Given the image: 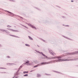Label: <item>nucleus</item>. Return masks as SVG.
<instances>
[{
    "label": "nucleus",
    "mask_w": 78,
    "mask_h": 78,
    "mask_svg": "<svg viewBox=\"0 0 78 78\" xmlns=\"http://www.w3.org/2000/svg\"><path fill=\"white\" fill-rule=\"evenodd\" d=\"M48 63L47 62H43V63H41V64H39V65H37V66H34V67H38L39 66H42V64H44V65H45V64H47Z\"/></svg>",
    "instance_id": "nucleus-1"
},
{
    "label": "nucleus",
    "mask_w": 78,
    "mask_h": 78,
    "mask_svg": "<svg viewBox=\"0 0 78 78\" xmlns=\"http://www.w3.org/2000/svg\"><path fill=\"white\" fill-rule=\"evenodd\" d=\"M69 61V60L68 59H59L58 61L57 62H58V61Z\"/></svg>",
    "instance_id": "nucleus-2"
},
{
    "label": "nucleus",
    "mask_w": 78,
    "mask_h": 78,
    "mask_svg": "<svg viewBox=\"0 0 78 78\" xmlns=\"http://www.w3.org/2000/svg\"><path fill=\"white\" fill-rule=\"evenodd\" d=\"M76 53H78V52H76V53L75 52L73 53H67V55H75V54H76Z\"/></svg>",
    "instance_id": "nucleus-3"
},
{
    "label": "nucleus",
    "mask_w": 78,
    "mask_h": 78,
    "mask_svg": "<svg viewBox=\"0 0 78 78\" xmlns=\"http://www.w3.org/2000/svg\"><path fill=\"white\" fill-rule=\"evenodd\" d=\"M26 64L27 65V66H30V63H29V61H27L26 62Z\"/></svg>",
    "instance_id": "nucleus-4"
},
{
    "label": "nucleus",
    "mask_w": 78,
    "mask_h": 78,
    "mask_svg": "<svg viewBox=\"0 0 78 78\" xmlns=\"http://www.w3.org/2000/svg\"><path fill=\"white\" fill-rule=\"evenodd\" d=\"M50 53L52 55H56V54L55 53H53V52H51Z\"/></svg>",
    "instance_id": "nucleus-5"
},
{
    "label": "nucleus",
    "mask_w": 78,
    "mask_h": 78,
    "mask_svg": "<svg viewBox=\"0 0 78 78\" xmlns=\"http://www.w3.org/2000/svg\"><path fill=\"white\" fill-rule=\"evenodd\" d=\"M42 55H43V56H44V57L46 58H47V56H45V55L43 54H42Z\"/></svg>",
    "instance_id": "nucleus-6"
},
{
    "label": "nucleus",
    "mask_w": 78,
    "mask_h": 78,
    "mask_svg": "<svg viewBox=\"0 0 78 78\" xmlns=\"http://www.w3.org/2000/svg\"><path fill=\"white\" fill-rule=\"evenodd\" d=\"M23 73H28V71H25V72H23Z\"/></svg>",
    "instance_id": "nucleus-7"
},
{
    "label": "nucleus",
    "mask_w": 78,
    "mask_h": 78,
    "mask_svg": "<svg viewBox=\"0 0 78 78\" xmlns=\"http://www.w3.org/2000/svg\"><path fill=\"white\" fill-rule=\"evenodd\" d=\"M29 38L31 40H33V38H32L31 37L29 36Z\"/></svg>",
    "instance_id": "nucleus-8"
},
{
    "label": "nucleus",
    "mask_w": 78,
    "mask_h": 78,
    "mask_svg": "<svg viewBox=\"0 0 78 78\" xmlns=\"http://www.w3.org/2000/svg\"><path fill=\"white\" fill-rule=\"evenodd\" d=\"M25 45L26 46H28V47H30V45H29V44H26Z\"/></svg>",
    "instance_id": "nucleus-9"
},
{
    "label": "nucleus",
    "mask_w": 78,
    "mask_h": 78,
    "mask_svg": "<svg viewBox=\"0 0 78 78\" xmlns=\"http://www.w3.org/2000/svg\"><path fill=\"white\" fill-rule=\"evenodd\" d=\"M28 74H26L24 75V76H28Z\"/></svg>",
    "instance_id": "nucleus-10"
},
{
    "label": "nucleus",
    "mask_w": 78,
    "mask_h": 78,
    "mask_svg": "<svg viewBox=\"0 0 78 78\" xmlns=\"http://www.w3.org/2000/svg\"><path fill=\"white\" fill-rule=\"evenodd\" d=\"M57 58H62V57H61V56H59L57 57Z\"/></svg>",
    "instance_id": "nucleus-11"
},
{
    "label": "nucleus",
    "mask_w": 78,
    "mask_h": 78,
    "mask_svg": "<svg viewBox=\"0 0 78 78\" xmlns=\"http://www.w3.org/2000/svg\"><path fill=\"white\" fill-rule=\"evenodd\" d=\"M32 28H35L36 27L34 26H32Z\"/></svg>",
    "instance_id": "nucleus-12"
},
{
    "label": "nucleus",
    "mask_w": 78,
    "mask_h": 78,
    "mask_svg": "<svg viewBox=\"0 0 78 78\" xmlns=\"http://www.w3.org/2000/svg\"><path fill=\"white\" fill-rule=\"evenodd\" d=\"M37 76H41V75L39 74H37Z\"/></svg>",
    "instance_id": "nucleus-13"
},
{
    "label": "nucleus",
    "mask_w": 78,
    "mask_h": 78,
    "mask_svg": "<svg viewBox=\"0 0 78 78\" xmlns=\"http://www.w3.org/2000/svg\"><path fill=\"white\" fill-rule=\"evenodd\" d=\"M71 2H73V1H71Z\"/></svg>",
    "instance_id": "nucleus-14"
},
{
    "label": "nucleus",
    "mask_w": 78,
    "mask_h": 78,
    "mask_svg": "<svg viewBox=\"0 0 78 78\" xmlns=\"http://www.w3.org/2000/svg\"><path fill=\"white\" fill-rule=\"evenodd\" d=\"M12 30V31H14V30Z\"/></svg>",
    "instance_id": "nucleus-15"
},
{
    "label": "nucleus",
    "mask_w": 78,
    "mask_h": 78,
    "mask_svg": "<svg viewBox=\"0 0 78 78\" xmlns=\"http://www.w3.org/2000/svg\"><path fill=\"white\" fill-rule=\"evenodd\" d=\"M11 36H13L14 37H15V36L14 35H11Z\"/></svg>",
    "instance_id": "nucleus-16"
},
{
    "label": "nucleus",
    "mask_w": 78,
    "mask_h": 78,
    "mask_svg": "<svg viewBox=\"0 0 78 78\" xmlns=\"http://www.w3.org/2000/svg\"><path fill=\"white\" fill-rule=\"evenodd\" d=\"M7 57H8V58H10V57L9 56H8Z\"/></svg>",
    "instance_id": "nucleus-17"
},
{
    "label": "nucleus",
    "mask_w": 78,
    "mask_h": 78,
    "mask_svg": "<svg viewBox=\"0 0 78 78\" xmlns=\"http://www.w3.org/2000/svg\"><path fill=\"white\" fill-rule=\"evenodd\" d=\"M9 12V13H11V12Z\"/></svg>",
    "instance_id": "nucleus-18"
},
{
    "label": "nucleus",
    "mask_w": 78,
    "mask_h": 78,
    "mask_svg": "<svg viewBox=\"0 0 78 78\" xmlns=\"http://www.w3.org/2000/svg\"><path fill=\"white\" fill-rule=\"evenodd\" d=\"M8 27H9V26H8Z\"/></svg>",
    "instance_id": "nucleus-19"
}]
</instances>
